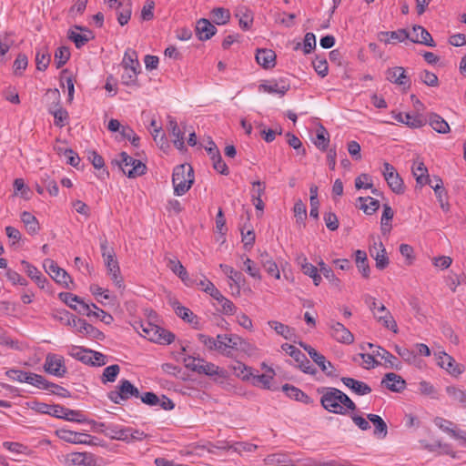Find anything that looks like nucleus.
<instances>
[{"label": "nucleus", "mask_w": 466, "mask_h": 466, "mask_svg": "<svg viewBox=\"0 0 466 466\" xmlns=\"http://www.w3.org/2000/svg\"><path fill=\"white\" fill-rule=\"evenodd\" d=\"M446 393L455 402L459 403L462 408L466 409V390L455 386H448L445 389Z\"/></svg>", "instance_id": "a19ab883"}, {"label": "nucleus", "mask_w": 466, "mask_h": 466, "mask_svg": "<svg viewBox=\"0 0 466 466\" xmlns=\"http://www.w3.org/2000/svg\"><path fill=\"white\" fill-rule=\"evenodd\" d=\"M329 143V134L327 129L319 125L317 128L316 139L314 140V145L321 151H326L328 149Z\"/></svg>", "instance_id": "ea45409f"}, {"label": "nucleus", "mask_w": 466, "mask_h": 466, "mask_svg": "<svg viewBox=\"0 0 466 466\" xmlns=\"http://www.w3.org/2000/svg\"><path fill=\"white\" fill-rule=\"evenodd\" d=\"M370 254L376 261V268L380 270H383L389 266L390 260L387 257L386 249L381 241H380V250L374 253L372 248H370Z\"/></svg>", "instance_id": "473e14b6"}, {"label": "nucleus", "mask_w": 466, "mask_h": 466, "mask_svg": "<svg viewBox=\"0 0 466 466\" xmlns=\"http://www.w3.org/2000/svg\"><path fill=\"white\" fill-rule=\"evenodd\" d=\"M390 36V39L396 40L398 42H403L406 39H410V34L406 29H399L397 31H382L380 32L378 35L380 41H384L386 44L390 43L389 39H386L385 37Z\"/></svg>", "instance_id": "58836bf2"}, {"label": "nucleus", "mask_w": 466, "mask_h": 466, "mask_svg": "<svg viewBox=\"0 0 466 466\" xmlns=\"http://www.w3.org/2000/svg\"><path fill=\"white\" fill-rule=\"evenodd\" d=\"M62 419L67 421H75L78 423H85L87 419L85 417L81 410H71L64 407Z\"/></svg>", "instance_id": "09e8293b"}, {"label": "nucleus", "mask_w": 466, "mask_h": 466, "mask_svg": "<svg viewBox=\"0 0 466 466\" xmlns=\"http://www.w3.org/2000/svg\"><path fill=\"white\" fill-rule=\"evenodd\" d=\"M108 429L114 434L112 435V438L121 441H128L130 439L132 431L131 428L117 429L116 426H110Z\"/></svg>", "instance_id": "e2e57ef3"}, {"label": "nucleus", "mask_w": 466, "mask_h": 466, "mask_svg": "<svg viewBox=\"0 0 466 466\" xmlns=\"http://www.w3.org/2000/svg\"><path fill=\"white\" fill-rule=\"evenodd\" d=\"M25 378V383L33 385L38 389L49 390L50 387L53 386V382L48 381L45 377L36 373L26 372Z\"/></svg>", "instance_id": "f704fd0d"}, {"label": "nucleus", "mask_w": 466, "mask_h": 466, "mask_svg": "<svg viewBox=\"0 0 466 466\" xmlns=\"http://www.w3.org/2000/svg\"><path fill=\"white\" fill-rule=\"evenodd\" d=\"M312 65H313L314 70L319 76L325 77L328 75L329 66H328V62L325 58L320 59V58L317 57L312 62Z\"/></svg>", "instance_id": "0e129e2a"}, {"label": "nucleus", "mask_w": 466, "mask_h": 466, "mask_svg": "<svg viewBox=\"0 0 466 466\" xmlns=\"http://www.w3.org/2000/svg\"><path fill=\"white\" fill-rule=\"evenodd\" d=\"M319 271L323 276L335 287H339L340 280L336 277L331 268L327 266L324 262L319 263Z\"/></svg>", "instance_id": "4d7b16f0"}, {"label": "nucleus", "mask_w": 466, "mask_h": 466, "mask_svg": "<svg viewBox=\"0 0 466 466\" xmlns=\"http://www.w3.org/2000/svg\"><path fill=\"white\" fill-rule=\"evenodd\" d=\"M122 65L126 70H139L140 64L137 58V53L136 50L128 48L123 57Z\"/></svg>", "instance_id": "72a5a7b5"}, {"label": "nucleus", "mask_w": 466, "mask_h": 466, "mask_svg": "<svg viewBox=\"0 0 466 466\" xmlns=\"http://www.w3.org/2000/svg\"><path fill=\"white\" fill-rule=\"evenodd\" d=\"M420 80L429 86H437L439 84L438 76L428 70H424L420 74Z\"/></svg>", "instance_id": "774afa93"}, {"label": "nucleus", "mask_w": 466, "mask_h": 466, "mask_svg": "<svg viewBox=\"0 0 466 466\" xmlns=\"http://www.w3.org/2000/svg\"><path fill=\"white\" fill-rule=\"evenodd\" d=\"M229 368L232 370L234 375L242 380H248L252 376L251 368L240 361H235Z\"/></svg>", "instance_id": "79ce46f5"}, {"label": "nucleus", "mask_w": 466, "mask_h": 466, "mask_svg": "<svg viewBox=\"0 0 466 466\" xmlns=\"http://www.w3.org/2000/svg\"><path fill=\"white\" fill-rule=\"evenodd\" d=\"M91 352H93L92 350L74 347L70 355L85 364H89V362H92Z\"/></svg>", "instance_id": "3c124183"}, {"label": "nucleus", "mask_w": 466, "mask_h": 466, "mask_svg": "<svg viewBox=\"0 0 466 466\" xmlns=\"http://www.w3.org/2000/svg\"><path fill=\"white\" fill-rule=\"evenodd\" d=\"M44 370L48 374L59 378L64 377L67 372L64 358L60 355L54 353H48L46 355L44 364Z\"/></svg>", "instance_id": "1a4fd4ad"}, {"label": "nucleus", "mask_w": 466, "mask_h": 466, "mask_svg": "<svg viewBox=\"0 0 466 466\" xmlns=\"http://www.w3.org/2000/svg\"><path fill=\"white\" fill-rule=\"evenodd\" d=\"M341 381L358 395H367L371 392V388L363 381L350 377H342Z\"/></svg>", "instance_id": "4be33fe9"}, {"label": "nucleus", "mask_w": 466, "mask_h": 466, "mask_svg": "<svg viewBox=\"0 0 466 466\" xmlns=\"http://www.w3.org/2000/svg\"><path fill=\"white\" fill-rule=\"evenodd\" d=\"M432 189L434 190L435 192V195L441 204V207L443 210H448V208H449V204L447 203L446 201V198H447V192L446 190L444 189L443 187V182H442V179H437V184L433 185L431 183V185H430Z\"/></svg>", "instance_id": "c03bdc74"}, {"label": "nucleus", "mask_w": 466, "mask_h": 466, "mask_svg": "<svg viewBox=\"0 0 466 466\" xmlns=\"http://www.w3.org/2000/svg\"><path fill=\"white\" fill-rule=\"evenodd\" d=\"M328 325L331 329V337L338 342L344 344L353 343V334L342 323L331 319Z\"/></svg>", "instance_id": "f8f14e48"}, {"label": "nucleus", "mask_w": 466, "mask_h": 466, "mask_svg": "<svg viewBox=\"0 0 466 466\" xmlns=\"http://www.w3.org/2000/svg\"><path fill=\"white\" fill-rule=\"evenodd\" d=\"M56 435L63 440L64 441H66L68 443H74V444H87L91 445L93 444V440L95 439L93 436L83 433V432H76L70 430L66 429H59L56 431Z\"/></svg>", "instance_id": "9d476101"}, {"label": "nucleus", "mask_w": 466, "mask_h": 466, "mask_svg": "<svg viewBox=\"0 0 466 466\" xmlns=\"http://www.w3.org/2000/svg\"><path fill=\"white\" fill-rule=\"evenodd\" d=\"M427 122H429L430 126L438 133L447 134L450 132L449 124L436 113H431Z\"/></svg>", "instance_id": "2f4dec72"}, {"label": "nucleus", "mask_w": 466, "mask_h": 466, "mask_svg": "<svg viewBox=\"0 0 466 466\" xmlns=\"http://www.w3.org/2000/svg\"><path fill=\"white\" fill-rule=\"evenodd\" d=\"M383 177L390 188L396 194H403L405 187L402 178L397 173L395 167L388 162L383 164Z\"/></svg>", "instance_id": "6e6552de"}, {"label": "nucleus", "mask_w": 466, "mask_h": 466, "mask_svg": "<svg viewBox=\"0 0 466 466\" xmlns=\"http://www.w3.org/2000/svg\"><path fill=\"white\" fill-rule=\"evenodd\" d=\"M217 32V28L213 25L209 20L201 18L197 22L196 25V35L201 41L210 39Z\"/></svg>", "instance_id": "6ab92c4d"}, {"label": "nucleus", "mask_w": 466, "mask_h": 466, "mask_svg": "<svg viewBox=\"0 0 466 466\" xmlns=\"http://www.w3.org/2000/svg\"><path fill=\"white\" fill-rule=\"evenodd\" d=\"M63 314L67 318V325L75 328L78 333L95 339L103 340L105 339L104 333L93 325L87 323L86 319H79L67 310H65Z\"/></svg>", "instance_id": "423d86ee"}, {"label": "nucleus", "mask_w": 466, "mask_h": 466, "mask_svg": "<svg viewBox=\"0 0 466 466\" xmlns=\"http://www.w3.org/2000/svg\"><path fill=\"white\" fill-rule=\"evenodd\" d=\"M135 329L144 338L162 345L171 344L176 338L171 331L148 321L137 323Z\"/></svg>", "instance_id": "f257e3e1"}, {"label": "nucleus", "mask_w": 466, "mask_h": 466, "mask_svg": "<svg viewBox=\"0 0 466 466\" xmlns=\"http://www.w3.org/2000/svg\"><path fill=\"white\" fill-rule=\"evenodd\" d=\"M167 128L174 137L173 143L175 147L180 151L185 150L184 132L180 130L176 119L172 116H168Z\"/></svg>", "instance_id": "aec40b11"}, {"label": "nucleus", "mask_w": 466, "mask_h": 466, "mask_svg": "<svg viewBox=\"0 0 466 466\" xmlns=\"http://www.w3.org/2000/svg\"><path fill=\"white\" fill-rule=\"evenodd\" d=\"M427 118L422 115H410V119H405V125L411 128H419L425 126Z\"/></svg>", "instance_id": "338daca9"}, {"label": "nucleus", "mask_w": 466, "mask_h": 466, "mask_svg": "<svg viewBox=\"0 0 466 466\" xmlns=\"http://www.w3.org/2000/svg\"><path fill=\"white\" fill-rule=\"evenodd\" d=\"M120 134L124 138L129 140L132 146H134L135 147H138L140 138L138 136H137V134L131 127L127 126L122 127Z\"/></svg>", "instance_id": "680f3d73"}, {"label": "nucleus", "mask_w": 466, "mask_h": 466, "mask_svg": "<svg viewBox=\"0 0 466 466\" xmlns=\"http://www.w3.org/2000/svg\"><path fill=\"white\" fill-rule=\"evenodd\" d=\"M355 262L358 270L361 273L362 277L368 279L370 273V268L368 263L367 254L363 250L358 249L355 252Z\"/></svg>", "instance_id": "e433bc0d"}, {"label": "nucleus", "mask_w": 466, "mask_h": 466, "mask_svg": "<svg viewBox=\"0 0 466 466\" xmlns=\"http://www.w3.org/2000/svg\"><path fill=\"white\" fill-rule=\"evenodd\" d=\"M56 283L64 287L65 289H71L70 284L73 283L71 277L67 274V272L62 268H58L56 269V272L50 276Z\"/></svg>", "instance_id": "49530a36"}, {"label": "nucleus", "mask_w": 466, "mask_h": 466, "mask_svg": "<svg viewBox=\"0 0 466 466\" xmlns=\"http://www.w3.org/2000/svg\"><path fill=\"white\" fill-rule=\"evenodd\" d=\"M277 334L282 336L286 339H290L293 335V329L277 320H270L268 323Z\"/></svg>", "instance_id": "de8ad7c7"}, {"label": "nucleus", "mask_w": 466, "mask_h": 466, "mask_svg": "<svg viewBox=\"0 0 466 466\" xmlns=\"http://www.w3.org/2000/svg\"><path fill=\"white\" fill-rule=\"evenodd\" d=\"M318 391L322 394L320 398L321 406L329 412L346 415V408L340 405L339 390L337 388L328 387L319 389Z\"/></svg>", "instance_id": "20e7f679"}, {"label": "nucleus", "mask_w": 466, "mask_h": 466, "mask_svg": "<svg viewBox=\"0 0 466 466\" xmlns=\"http://www.w3.org/2000/svg\"><path fill=\"white\" fill-rule=\"evenodd\" d=\"M410 40L413 43L431 47L436 46V43L432 39L431 35L421 25L413 26V34L411 36L410 35Z\"/></svg>", "instance_id": "a211bd4d"}, {"label": "nucleus", "mask_w": 466, "mask_h": 466, "mask_svg": "<svg viewBox=\"0 0 466 466\" xmlns=\"http://www.w3.org/2000/svg\"><path fill=\"white\" fill-rule=\"evenodd\" d=\"M119 372H120L119 365H117V364L110 365L104 370L103 374L101 376V381L104 384H106L107 382H114L116 380Z\"/></svg>", "instance_id": "603ef678"}, {"label": "nucleus", "mask_w": 466, "mask_h": 466, "mask_svg": "<svg viewBox=\"0 0 466 466\" xmlns=\"http://www.w3.org/2000/svg\"><path fill=\"white\" fill-rule=\"evenodd\" d=\"M256 60L263 68H272L276 64V54L271 49H258Z\"/></svg>", "instance_id": "5701e85b"}, {"label": "nucleus", "mask_w": 466, "mask_h": 466, "mask_svg": "<svg viewBox=\"0 0 466 466\" xmlns=\"http://www.w3.org/2000/svg\"><path fill=\"white\" fill-rule=\"evenodd\" d=\"M228 334H218L215 339L217 351L227 357H232L231 350H227Z\"/></svg>", "instance_id": "052dcab7"}, {"label": "nucleus", "mask_w": 466, "mask_h": 466, "mask_svg": "<svg viewBox=\"0 0 466 466\" xmlns=\"http://www.w3.org/2000/svg\"><path fill=\"white\" fill-rule=\"evenodd\" d=\"M58 103L54 107H49V113L54 116L55 125L59 127H63L66 125V120L68 118V113L66 109L59 106Z\"/></svg>", "instance_id": "a18cd8bd"}, {"label": "nucleus", "mask_w": 466, "mask_h": 466, "mask_svg": "<svg viewBox=\"0 0 466 466\" xmlns=\"http://www.w3.org/2000/svg\"><path fill=\"white\" fill-rule=\"evenodd\" d=\"M115 257H116V255L114 252L110 255H107V257L106 256V258H103L105 260L107 273H108V275L111 276V279L113 280L115 285L118 289H125L124 280L120 275V268H119L118 262Z\"/></svg>", "instance_id": "ddd939ff"}, {"label": "nucleus", "mask_w": 466, "mask_h": 466, "mask_svg": "<svg viewBox=\"0 0 466 466\" xmlns=\"http://www.w3.org/2000/svg\"><path fill=\"white\" fill-rule=\"evenodd\" d=\"M364 301L369 306L370 309L373 311L374 317L378 321L382 322V325L385 328L391 329L394 333H397V323L391 316V313L383 304L378 306L376 299L369 294L364 296Z\"/></svg>", "instance_id": "39448f33"}, {"label": "nucleus", "mask_w": 466, "mask_h": 466, "mask_svg": "<svg viewBox=\"0 0 466 466\" xmlns=\"http://www.w3.org/2000/svg\"><path fill=\"white\" fill-rule=\"evenodd\" d=\"M70 58V51L66 46L58 47L55 53L56 68L62 67Z\"/></svg>", "instance_id": "6e6d98bb"}, {"label": "nucleus", "mask_w": 466, "mask_h": 466, "mask_svg": "<svg viewBox=\"0 0 466 466\" xmlns=\"http://www.w3.org/2000/svg\"><path fill=\"white\" fill-rule=\"evenodd\" d=\"M112 163L117 165L123 173L131 178L144 175L147 169L144 163L130 157L126 152H121L119 158L115 159Z\"/></svg>", "instance_id": "7ed1b4c3"}, {"label": "nucleus", "mask_w": 466, "mask_h": 466, "mask_svg": "<svg viewBox=\"0 0 466 466\" xmlns=\"http://www.w3.org/2000/svg\"><path fill=\"white\" fill-rule=\"evenodd\" d=\"M438 365L454 377H458L464 371V366L457 363L451 356L445 352L440 353Z\"/></svg>", "instance_id": "dca6fc26"}, {"label": "nucleus", "mask_w": 466, "mask_h": 466, "mask_svg": "<svg viewBox=\"0 0 466 466\" xmlns=\"http://www.w3.org/2000/svg\"><path fill=\"white\" fill-rule=\"evenodd\" d=\"M108 399L115 404H121L122 400H127L131 397H140V392L128 380H121L116 390H111L107 394Z\"/></svg>", "instance_id": "0eeeda50"}, {"label": "nucleus", "mask_w": 466, "mask_h": 466, "mask_svg": "<svg viewBox=\"0 0 466 466\" xmlns=\"http://www.w3.org/2000/svg\"><path fill=\"white\" fill-rule=\"evenodd\" d=\"M282 390L286 393L288 397L295 400L300 401L305 404H310L313 402L309 396H308L305 392H303L301 390L293 385L285 384L282 386Z\"/></svg>", "instance_id": "b1692460"}, {"label": "nucleus", "mask_w": 466, "mask_h": 466, "mask_svg": "<svg viewBox=\"0 0 466 466\" xmlns=\"http://www.w3.org/2000/svg\"><path fill=\"white\" fill-rule=\"evenodd\" d=\"M213 22L217 25H226L230 19V12L224 7H215L210 12Z\"/></svg>", "instance_id": "37998d69"}, {"label": "nucleus", "mask_w": 466, "mask_h": 466, "mask_svg": "<svg viewBox=\"0 0 466 466\" xmlns=\"http://www.w3.org/2000/svg\"><path fill=\"white\" fill-rule=\"evenodd\" d=\"M51 61V56L46 46L35 48V64L39 71H45Z\"/></svg>", "instance_id": "c756f323"}, {"label": "nucleus", "mask_w": 466, "mask_h": 466, "mask_svg": "<svg viewBox=\"0 0 466 466\" xmlns=\"http://www.w3.org/2000/svg\"><path fill=\"white\" fill-rule=\"evenodd\" d=\"M219 267L228 279H230L235 284L239 286L240 282L243 280V276L241 272L237 271L232 267L225 264H220Z\"/></svg>", "instance_id": "13d9d810"}, {"label": "nucleus", "mask_w": 466, "mask_h": 466, "mask_svg": "<svg viewBox=\"0 0 466 466\" xmlns=\"http://www.w3.org/2000/svg\"><path fill=\"white\" fill-rule=\"evenodd\" d=\"M235 16L238 18V25L241 29L248 30L253 23V14L247 7H238L236 11Z\"/></svg>", "instance_id": "7c9ffc66"}, {"label": "nucleus", "mask_w": 466, "mask_h": 466, "mask_svg": "<svg viewBox=\"0 0 466 466\" xmlns=\"http://www.w3.org/2000/svg\"><path fill=\"white\" fill-rule=\"evenodd\" d=\"M132 14V4L130 0H123L117 5V21L121 25H125L130 20Z\"/></svg>", "instance_id": "cd10ccee"}, {"label": "nucleus", "mask_w": 466, "mask_h": 466, "mask_svg": "<svg viewBox=\"0 0 466 466\" xmlns=\"http://www.w3.org/2000/svg\"><path fill=\"white\" fill-rule=\"evenodd\" d=\"M67 38L72 41L76 48L83 47L87 42L95 38L93 32H88V35L80 34L74 29H69L67 32Z\"/></svg>", "instance_id": "c9c22d12"}, {"label": "nucleus", "mask_w": 466, "mask_h": 466, "mask_svg": "<svg viewBox=\"0 0 466 466\" xmlns=\"http://www.w3.org/2000/svg\"><path fill=\"white\" fill-rule=\"evenodd\" d=\"M357 202L360 203L359 208L367 215H372L380 208L379 200L371 197H359Z\"/></svg>", "instance_id": "c85d7f7f"}, {"label": "nucleus", "mask_w": 466, "mask_h": 466, "mask_svg": "<svg viewBox=\"0 0 466 466\" xmlns=\"http://www.w3.org/2000/svg\"><path fill=\"white\" fill-rule=\"evenodd\" d=\"M386 79L393 84L402 86L404 89L410 87V79L406 75L405 69L402 66L389 68L386 71Z\"/></svg>", "instance_id": "2eb2a0df"}, {"label": "nucleus", "mask_w": 466, "mask_h": 466, "mask_svg": "<svg viewBox=\"0 0 466 466\" xmlns=\"http://www.w3.org/2000/svg\"><path fill=\"white\" fill-rule=\"evenodd\" d=\"M21 220L25 224V229L30 235H35L40 229L36 218L28 211L21 213Z\"/></svg>", "instance_id": "4c0bfd02"}, {"label": "nucleus", "mask_w": 466, "mask_h": 466, "mask_svg": "<svg viewBox=\"0 0 466 466\" xmlns=\"http://www.w3.org/2000/svg\"><path fill=\"white\" fill-rule=\"evenodd\" d=\"M367 346L370 349L375 348V350H373V353L376 357H380L382 360H384V363H383L384 367L394 369L396 370H401V368H402L401 361L399 360V359L397 357H395L394 355H392L390 352H389L382 347L375 346L372 343H368Z\"/></svg>", "instance_id": "4468645a"}, {"label": "nucleus", "mask_w": 466, "mask_h": 466, "mask_svg": "<svg viewBox=\"0 0 466 466\" xmlns=\"http://www.w3.org/2000/svg\"><path fill=\"white\" fill-rule=\"evenodd\" d=\"M433 422L438 428L450 435H451L453 430L457 428L452 421L441 417H436Z\"/></svg>", "instance_id": "bf43d9fd"}, {"label": "nucleus", "mask_w": 466, "mask_h": 466, "mask_svg": "<svg viewBox=\"0 0 466 466\" xmlns=\"http://www.w3.org/2000/svg\"><path fill=\"white\" fill-rule=\"evenodd\" d=\"M412 174L416 178V183L420 187L425 185H431L428 168L422 161L415 162L412 166Z\"/></svg>", "instance_id": "412c9836"}, {"label": "nucleus", "mask_w": 466, "mask_h": 466, "mask_svg": "<svg viewBox=\"0 0 466 466\" xmlns=\"http://www.w3.org/2000/svg\"><path fill=\"white\" fill-rule=\"evenodd\" d=\"M367 419L374 425V436L379 439H384L388 434V427L383 419L372 413L368 414Z\"/></svg>", "instance_id": "393cba45"}, {"label": "nucleus", "mask_w": 466, "mask_h": 466, "mask_svg": "<svg viewBox=\"0 0 466 466\" xmlns=\"http://www.w3.org/2000/svg\"><path fill=\"white\" fill-rule=\"evenodd\" d=\"M286 137H287V143L291 147L298 150L299 154L301 153L302 155H306V150H305V148L302 147V143L297 136H295L294 134H292L290 132H288L286 134Z\"/></svg>", "instance_id": "69168bd1"}, {"label": "nucleus", "mask_w": 466, "mask_h": 466, "mask_svg": "<svg viewBox=\"0 0 466 466\" xmlns=\"http://www.w3.org/2000/svg\"><path fill=\"white\" fill-rule=\"evenodd\" d=\"M381 385L392 392H401L406 388V381L401 376L390 372L384 375Z\"/></svg>", "instance_id": "f3484780"}, {"label": "nucleus", "mask_w": 466, "mask_h": 466, "mask_svg": "<svg viewBox=\"0 0 466 466\" xmlns=\"http://www.w3.org/2000/svg\"><path fill=\"white\" fill-rule=\"evenodd\" d=\"M314 362L320 368V370L328 376V377H337L336 370L333 364L327 360L326 357L320 353L318 359L314 360Z\"/></svg>", "instance_id": "8fccbe9b"}, {"label": "nucleus", "mask_w": 466, "mask_h": 466, "mask_svg": "<svg viewBox=\"0 0 466 466\" xmlns=\"http://www.w3.org/2000/svg\"><path fill=\"white\" fill-rule=\"evenodd\" d=\"M258 89L263 92L277 94L282 96L290 89V82L287 77H280L259 85Z\"/></svg>", "instance_id": "9b49d317"}, {"label": "nucleus", "mask_w": 466, "mask_h": 466, "mask_svg": "<svg viewBox=\"0 0 466 466\" xmlns=\"http://www.w3.org/2000/svg\"><path fill=\"white\" fill-rule=\"evenodd\" d=\"M167 260V268L176 274L179 279H183L186 276V268L181 262L176 258H166Z\"/></svg>", "instance_id": "864d4df0"}, {"label": "nucleus", "mask_w": 466, "mask_h": 466, "mask_svg": "<svg viewBox=\"0 0 466 466\" xmlns=\"http://www.w3.org/2000/svg\"><path fill=\"white\" fill-rule=\"evenodd\" d=\"M194 183V171L191 166L182 164L177 166L173 170L172 184L174 193L182 196L187 193Z\"/></svg>", "instance_id": "f03ea898"}, {"label": "nucleus", "mask_w": 466, "mask_h": 466, "mask_svg": "<svg viewBox=\"0 0 466 466\" xmlns=\"http://www.w3.org/2000/svg\"><path fill=\"white\" fill-rule=\"evenodd\" d=\"M199 365L198 367V370L196 373L198 374H204L207 376H214L218 375L220 377H225V373L223 370L219 369L218 366L215 365L214 363L208 362L204 359L198 360Z\"/></svg>", "instance_id": "bb28decb"}, {"label": "nucleus", "mask_w": 466, "mask_h": 466, "mask_svg": "<svg viewBox=\"0 0 466 466\" xmlns=\"http://www.w3.org/2000/svg\"><path fill=\"white\" fill-rule=\"evenodd\" d=\"M176 314L187 323L197 325L198 323V318L189 309L181 306L177 300L171 302Z\"/></svg>", "instance_id": "a878e982"}, {"label": "nucleus", "mask_w": 466, "mask_h": 466, "mask_svg": "<svg viewBox=\"0 0 466 466\" xmlns=\"http://www.w3.org/2000/svg\"><path fill=\"white\" fill-rule=\"evenodd\" d=\"M243 259V270H245L250 277L260 279L261 275L259 272V268L256 266L255 262L251 260L249 258L242 257Z\"/></svg>", "instance_id": "5fc2aeb1"}]
</instances>
